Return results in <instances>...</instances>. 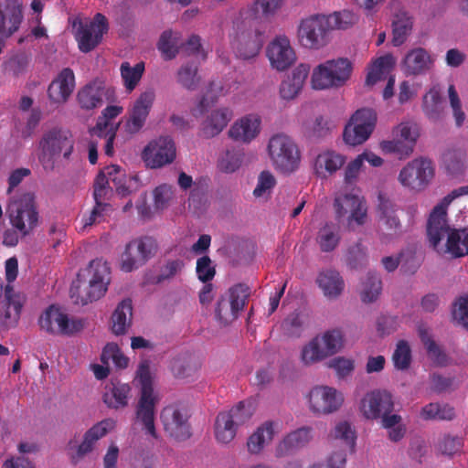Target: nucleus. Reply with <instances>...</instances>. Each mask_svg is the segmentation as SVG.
Returning <instances> with one entry per match:
<instances>
[{"label":"nucleus","mask_w":468,"mask_h":468,"mask_svg":"<svg viewBox=\"0 0 468 468\" xmlns=\"http://www.w3.org/2000/svg\"><path fill=\"white\" fill-rule=\"evenodd\" d=\"M110 282V268L101 260H93L89 266L78 273L77 281L73 283L70 293L76 303L85 305L101 298L108 289Z\"/></svg>","instance_id":"f257e3e1"},{"label":"nucleus","mask_w":468,"mask_h":468,"mask_svg":"<svg viewBox=\"0 0 468 468\" xmlns=\"http://www.w3.org/2000/svg\"><path fill=\"white\" fill-rule=\"evenodd\" d=\"M75 141L69 131L54 128L46 132L39 141L38 161L46 172H51L56 165L55 157L62 154L69 160L74 150Z\"/></svg>","instance_id":"f03ea898"},{"label":"nucleus","mask_w":468,"mask_h":468,"mask_svg":"<svg viewBox=\"0 0 468 468\" xmlns=\"http://www.w3.org/2000/svg\"><path fill=\"white\" fill-rule=\"evenodd\" d=\"M137 378L141 383V396L136 406V420L143 425L144 432L153 438H157L154 425L156 398L154 396V389L151 380L150 367L147 361L139 365Z\"/></svg>","instance_id":"7ed1b4c3"},{"label":"nucleus","mask_w":468,"mask_h":468,"mask_svg":"<svg viewBox=\"0 0 468 468\" xmlns=\"http://www.w3.org/2000/svg\"><path fill=\"white\" fill-rule=\"evenodd\" d=\"M7 212L11 225L22 237L29 235L38 225L39 214L33 193H24L14 198Z\"/></svg>","instance_id":"20e7f679"},{"label":"nucleus","mask_w":468,"mask_h":468,"mask_svg":"<svg viewBox=\"0 0 468 468\" xmlns=\"http://www.w3.org/2000/svg\"><path fill=\"white\" fill-rule=\"evenodd\" d=\"M268 150L274 166L281 172L291 174L299 167L301 154L291 137L283 133L273 135L269 141Z\"/></svg>","instance_id":"39448f33"},{"label":"nucleus","mask_w":468,"mask_h":468,"mask_svg":"<svg viewBox=\"0 0 468 468\" xmlns=\"http://www.w3.org/2000/svg\"><path fill=\"white\" fill-rule=\"evenodd\" d=\"M335 218L338 222L346 220L349 230H355L367 220V205L364 197L353 194H341L334 201Z\"/></svg>","instance_id":"423d86ee"},{"label":"nucleus","mask_w":468,"mask_h":468,"mask_svg":"<svg viewBox=\"0 0 468 468\" xmlns=\"http://www.w3.org/2000/svg\"><path fill=\"white\" fill-rule=\"evenodd\" d=\"M468 195V186H461L453 189L445 196L442 201L437 205L431 211L427 223V236L431 246L438 250L439 243L441 241L450 229L447 222V207L457 197Z\"/></svg>","instance_id":"0eeeda50"},{"label":"nucleus","mask_w":468,"mask_h":468,"mask_svg":"<svg viewBox=\"0 0 468 468\" xmlns=\"http://www.w3.org/2000/svg\"><path fill=\"white\" fill-rule=\"evenodd\" d=\"M351 70L352 65L347 58L327 60L314 70L312 86L315 90L342 86L349 79Z\"/></svg>","instance_id":"6e6552de"},{"label":"nucleus","mask_w":468,"mask_h":468,"mask_svg":"<svg viewBox=\"0 0 468 468\" xmlns=\"http://www.w3.org/2000/svg\"><path fill=\"white\" fill-rule=\"evenodd\" d=\"M393 140L380 144L385 153L397 154L399 159L410 156L420 136V128L416 122H402L393 129Z\"/></svg>","instance_id":"1a4fd4ad"},{"label":"nucleus","mask_w":468,"mask_h":468,"mask_svg":"<svg viewBox=\"0 0 468 468\" xmlns=\"http://www.w3.org/2000/svg\"><path fill=\"white\" fill-rule=\"evenodd\" d=\"M377 122V113L369 108L357 110L346 125L343 137L345 142L356 146L366 142L373 133Z\"/></svg>","instance_id":"9d476101"},{"label":"nucleus","mask_w":468,"mask_h":468,"mask_svg":"<svg viewBox=\"0 0 468 468\" xmlns=\"http://www.w3.org/2000/svg\"><path fill=\"white\" fill-rule=\"evenodd\" d=\"M157 243L152 237H141L131 240L122 255V270L130 272L145 264L157 251Z\"/></svg>","instance_id":"9b49d317"},{"label":"nucleus","mask_w":468,"mask_h":468,"mask_svg":"<svg viewBox=\"0 0 468 468\" xmlns=\"http://www.w3.org/2000/svg\"><path fill=\"white\" fill-rule=\"evenodd\" d=\"M41 330L53 335H71L82 330L84 324L81 320H69L55 305L48 306L38 319Z\"/></svg>","instance_id":"f8f14e48"},{"label":"nucleus","mask_w":468,"mask_h":468,"mask_svg":"<svg viewBox=\"0 0 468 468\" xmlns=\"http://www.w3.org/2000/svg\"><path fill=\"white\" fill-rule=\"evenodd\" d=\"M115 423L112 419L102 420L85 432L81 443L77 444V440H70L67 450L72 463L77 464L86 454L90 452L95 442L112 431L115 427Z\"/></svg>","instance_id":"ddd939ff"},{"label":"nucleus","mask_w":468,"mask_h":468,"mask_svg":"<svg viewBox=\"0 0 468 468\" xmlns=\"http://www.w3.org/2000/svg\"><path fill=\"white\" fill-rule=\"evenodd\" d=\"M434 176L431 161L425 158H416L409 162L399 172V183L412 190L424 189Z\"/></svg>","instance_id":"4468645a"},{"label":"nucleus","mask_w":468,"mask_h":468,"mask_svg":"<svg viewBox=\"0 0 468 468\" xmlns=\"http://www.w3.org/2000/svg\"><path fill=\"white\" fill-rule=\"evenodd\" d=\"M108 28L107 18L101 13H97L90 22L80 20L75 33L80 50L84 53L93 50L101 43Z\"/></svg>","instance_id":"2eb2a0df"},{"label":"nucleus","mask_w":468,"mask_h":468,"mask_svg":"<svg viewBox=\"0 0 468 468\" xmlns=\"http://www.w3.org/2000/svg\"><path fill=\"white\" fill-rule=\"evenodd\" d=\"M155 99L153 89L142 92L128 110L125 121L124 131L128 134L138 133L144 126Z\"/></svg>","instance_id":"dca6fc26"},{"label":"nucleus","mask_w":468,"mask_h":468,"mask_svg":"<svg viewBox=\"0 0 468 468\" xmlns=\"http://www.w3.org/2000/svg\"><path fill=\"white\" fill-rule=\"evenodd\" d=\"M176 156V144L172 137L160 136L149 143L143 151V158L151 168H160L174 162Z\"/></svg>","instance_id":"f3484780"},{"label":"nucleus","mask_w":468,"mask_h":468,"mask_svg":"<svg viewBox=\"0 0 468 468\" xmlns=\"http://www.w3.org/2000/svg\"><path fill=\"white\" fill-rule=\"evenodd\" d=\"M310 410L315 414H330L341 407L344 397L335 388L328 386H316L308 395Z\"/></svg>","instance_id":"a211bd4d"},{"label":"nucleus","mask_w":468,"mask_h":468,"mask_svg":"<svg viewBox=\"0 0 468 468\" xmlns=\"http://www.w3.org/2000/svg\"><path fill=\"white\" fill-rule=\"evenodd\" d=\"M165 431L177 441H185L191 436L187 411L176 405H168L160 415Z\"/></svg>","instance_id":"6ab92c4d"},{"label":"nucleus","mask_w":468,"mask_h":468,"mask_svg":"<svg viewBox=\"0 0 468 468\" xmlns=\"http://www.w3.org/2000/svg\"><path fill=\"white\" fill-rule=\"evenodd\" d=\"M24 21L22 0H0V39L15 35Z\"/></svg>","instance_id":"aec40b11"},{"label":"nucleus","mask_w":468,"mask_h":468,"mask_svg":"<svg viewBox=\"0 0 468 468\" xmlns=\"http://www.w3.org/2000/svg\"><path fill=\"white\" fill-rule=\"evenodd\" d=\"M24 302L25 297L15 292L13 285H5L0 309V332L7 331L17 325Z\"/></svg>","instance_id":"412c9836"},{"label":"nucleus","mask_w":468,"mask_h":468,"mask_svg":"<svg viewBox=\"0 0 468 468\" xmlns=\"http://www.w3.org/2000/svg\"><path fill=\"white\" fill-rule=\"evenodd\" d=\"M393 409L392 395L380 389L367 392L359 404V410L367 420H378L383 414L391 413Z\"/></svg>","instance_id":"4be33fe9"},{"label":"nucleus","mask_w":468,"mask_h":468,"mask_svg":"<svg viewBox=\"0 0 468 468\" xmlns=\"http://www.w3.org/2000/svg\"><path fill=\"white\" fill-rule=\"evenodd\" d=\"M329 29L326 16L316 15L301 22L298 37L303 47L318 48L323 45L324 36Z\"/></svg>","instance_id":"5701e85b"},{"label":"nucleus","mask_w":468,"mask_h":468,"mask_svg":"<svg viewBox=\"0 0 468 468\" xmlns=\"http://www.w3.org/2000/svg\"><path fill=\"white\" fill-rule=\"evenodd\" d=\"M266 55L271 66L279 71L287 69L296 60L295 51L285 36L276 37L268 45Z\"/></svg>","instance_id":"b1692460"},{"label":"nucleus","mask_w":468,"mask_h":468,"mask_svg":"<svg viewBox=\"0 0 468 468\" xmlns=\"http://www.w3.org/2000/svg\"><path fill=\"white\" fill-rule=\"evenodd\" d=\"M378 217L380 230L386 236L398 235L400 232L401 224L396 215L394 203L381 192L378 194Z\"/></svg>","instance_id":"393cba45"},{"label":"nucleus","mask_w":468,"mask_h":468,"mask_svg":"<svg viewBox=\"0 0 468 468\" xmlns=\"http://www.w3.org/2000/svg\"><path fill=\"white\" fill-rule=\"evenodd\" d=\"M74 88V72L69 68H64L49 84L48 96L54 103H64L70 97Z\"/></svg>","instance_id":"a878e982"},{"label":"nucleus","mask_w":468,"mask_h":468,"mask_svg":"<svg viewBox=\"0 0 468 468\" xmlns=\"http://www.w3.org/2000/svg\"><path fill=\"white\" fill-rule=\"evenodd\" d=\"M244 408L243 402H239L235 408L229 412H220L217 416L215 424L216 438L219 442L229 443L236 435V420Z\"/></svg>","instance_id":"bb28decb"},{"label":"nucleus","mask_w":468,"mask_h":468,"mask_svg":"<svg viewBox=\"0 0 468 468\" xmlns=\"http://www.w3.org/2000/svg\"><path fill=\"white\" fill-rule=\"evenodd\" d=\"M434 59L423 48L410 50L403 59V69L406 75H422L433 67Z\"/></svg>","instance_id":"cd10ccee"},{"label":"nucleus","mask_w":468,"mask_h":468,"mask_svg":"<svg viewBox=\"0 0 468 468\" xmlns=\"http://www.w3.org/2000/svg\"><path fill=\"white\" fill-rule=\"evenodd\" d=\"M312 428L302 427L289 434L281 441L275 449L277 457L290 455L300 448L304 447L313 438Z\"/></svg>","instance_id":"c85d7f7f"},{"label":"nucleus","mask_w":468,"mask_h":468,"mask_svg":"<svg viewBox=\"0 0 468 468\" xmlns=\"http://www.w3.org/2000/svg\"><path fill=\"white\" fill-rule=\"evenodd\" d=\"M279 421L267 420L260 425L257 430L249 437L247 441L248 451L251 454L260 453L264 446L270 443L276 433L280 431Z\"/></svg>","instance_id":"c756f323"},{"label":"nucleus","mask_w":468,"mask_h":468,"mask_svg":"<svg viewBox=\"0 0 468 468\" xmlns=\"http://www.w3.org/2000/svg\"><path fill=\"white\" fill-rule=\"evenodd\" d=\"M103 83L100 80H93L78 91L77 101L82 110L91 111L103 104Z\"/></svg>","instance_id":"7c9ffc66"},{"label":"nucleus","mask_w":468,"mask_h":468,"mask_svg":"<svg viewBox=\"0 0 468 468\" xmlns=\"http://www.w3.org/2000/svg\"><path fill=\"white\" fill-rule=\"evenodd\" d=\"M232 118V112L229 108H221L211 112L201 124L200 135L204 138H212L219 134Z\"/></svg>","instance_id":"2f4dec72"},{"label":"nucleus","mask_w":468,"mask_h":468,"mask_svg":"<svg viewBox=\"0 0 468 468\" xmlns=\"http://www.w3.org/2000/svg\"><path fill=\"white\" fill-rule=\"evenodd\" d=\"M316 282L324 295L331 300L338 298L345 289L343 277L337 271L332 269L321 271Z\"/></svg>","instance_id":"473e14b6"},{"label":"nucleus","mask_w":468,"mask_h":468,"mask_svg":"<svg viewBox=\"0 0 468 468\" xmlns=\"http://www.w3.org/2000/svg\"><path fill=\"white\" fill-rule=\"evenodd\" d=\"M261 120L248 115L236 122L229 129V135L236 141L250 142L260 132Z\"/></svg>","instance_id":"72a5a7b5"},{"label":"nucleus","mask_w":468,"mask_h":468,"mask_svg":"<svg viewBox=\"0 0 468 468\" xmlns=\"http://www.w3.org/2000/svg\"><path fill=\"white\" fill-rule=\"evenodd\" d=\"M103 172L106 174L108 179L114 184L116 192L122 197L130 195L138 188L137 176H127L119 165H112L106 166Z\"/></svg>","instance_id":"f704fd0d"},{"label":"nucleus","mask_w":468,"mask_h":468,"mask_svg":"<svg viewBox=\"0 0 468 468\" xmlns=\"http://www.w3.org/2000/svg\"><path fill=\"white\" fill-rule=\"evenodd\" d=\"M413 16L405 9L398 10L392 19V43L399 47L405 43L413 29Z\"/></svg>","instance_id":"c9c22d12"},{"label":"nucleus","mask_w":468,"mask_h":468,"mask_svg":"<svg viewBox=\"0 0 468 468\" xmlns=\"http://www.w3.org/2000/svg\"><path fill=\"white\" fill-rule=\"evenodd\" d=\"M463 238L461 237L458 230L450 229L447 231L445 237H447L445 246H441L439 243L438 250H435L439 253H449L454 258L463 257L468 254V231L463 230Z\"/></svg>","instance_id":"e433bc0d"},{"label":"nucleus","mask_w":468,"mask_h":468,"mask_svg":"<svg viewBox=\"0 0 468 468\" xmlns=\"http://www.w3.org/2000/svg\"><path fill=\"white\" fill-rule=\"evenodd\" d=\"M422 111L432 122H441L445 117L444 104L440 91L433 87L424 95Z\"/></svg>","instance_id":"4c0bfd02"},{"label":"nucleus","mask_w":468,"mask_h":468,"mask_svg":"<svg viewBox=\"0 0 468 468\" xmlns=\"http://www.w3.org/2000/svg\"><path fill=\"white\" fill-rule=\"evenodd\" d=\"M261 47L262 36L261 33H242L238 37L236 52L239 58L249 59L257 56Z\"/></svg>","instance_id":"58836bf2"},{"label":"nucleus","mask_w":468,"mask_h":468,"mask_svg":"<svg viewBox=\"0 0 468 468\" xmlns=\"http://www.w3.org/2000/svg\"><path fill=\"white\" fill-rule=\"evenodd\" d=\"M133 305L131 299L122 300L112 314V332L115 335H124L131 325Z\"/></svg>","instance_id":"ea45409f"},{"label":"nucleus","mask_w":468,"mask_h":468,"mask_svg":"<svg viewBox=\"0 0 468 468\" xmlns=\"http://www.w3.org/2000/svg\"><path fill=\"white\" fill-rule=\"evenodd\" d=\"M130 391L128 384L112 381V388L103 394V401L109 408L122 409L128 405Z\"/></svg>","instance_id":"a19ab883"},{"label":"nucleus","mask_w":468,"mask_h":468,"mask_svg":"<svg viewBox=\"0 0 468 468\" xmlns=\"http://www.w3.org/2000/svg\"><path fill=\"white\" fill-rule=\"evenodd\" d=\"M340 239L339 229L332 222L325 223L316 236V243L323 252L333 251L338 246Z\"/></svg>","instance_id":"79ce46f5"},{"label":"nucleus","mask_w":468,"mask_h":468,"mask_svg":"<svg viewBox=\"0 0 468 468\" xmlns=\"http://www.w3.org/2000/svg\"><path fill=\"white\" fill-rule=\"evenodd\" d=\"M344 164L345 158L343 155L328 151L318 154L314 166L316 173L324 176L325 172L333 174L340 169Z\"/></svg>","instance_id":"37998d69"},{"label":"nucleus","mask_w":468,"mask_h":468,"mask_svg":"<svg viewBox=\"0 0 468 468\" xmlns=\"http://www.w3.org/2000/svg\"><path fill=\"white\" fill-rule=\"evenodd\" d=\"M198 65L194 61L183 64L176 72V80L183 88L187 90H195L199 82Z\"/></svg>","instance_id":"c03bdc74"},{"label":"nucleus","mask_w":468,"mask_h":468,"mask_svg":"<svg viewBox=\"0 0 468 468\" xmlns=\"http://www.w3.org/2000/svg\"><path fill=\"white\" fill-rule=\"evenodd\" d=\"M326 357L328 355L323 347L319 336L313 338L303 347L301 352V361L305 366L320 362Z\"/></svg>","instance_id":"a18cd8bd"},{"label":"nucleus","mask_w":468,"mask_h":468,"mask_svg":"<svg viewBox=\"0 0 468 468\" xmlns=\"http://www.w3.org/2000/svg\"><path fill=\"white\" fill-rule=\"evenodd\" d=\"M395 60L392 55L386 54L378 58L372 64V67L367 73L366 83L367 85H374L382 76L388 74L393 68Z\"/></svg>","instance_id":"49530a36"},{"label":"nucleus","mask_w":468,"mask_h":468,"mask_svg":"<svg viewBox=\"0 0 468 468\" xmlns=\"http://www.w3.org/2000/svg\"><path fill=\"white\" fill-rule=\"evenodd\" d=\"M120 70L126 90L132 92L142 79L144 64L140 62L132 67L129 62L124 61L121 64Z\"/></svg>","instance_id":"de8ad7c7"},{"label":"nucleus","mask_w":468,"mask_h":468,"mask_svg":"<svg viewBox=\"0 0 468 468\" xmlns=\"http://www.w3.org/2000/svg\"><path fill=\"white\" fill-rule=\"evenodd\" d=\"M419 336L426 347L428 356L438 365H444L447 361L445 353L440 348L436 342L431 338L429 330L424 326H419Z\"/></svg>","instance_id":"09e8293b"},{"label":"nucleus","mask_w":468,"mask_h":468,"mask_svg":"<svg viewBox=\"0 0 468 468\" xmlns=\"http://www.w3.org/2000/svg\"><path fill=\"white\" fill-rule=\"evenodd\" d=\"M319 338L328 356L339 352L344 345V334L338 328L327 330Z\"/></svg>","instance_id":"8fccbe9b"},{"label":"nucleus","mask_w":468,"mask_h":468,"mask_svg":"<svg viewBox=\"0 0 468 468\" xmlns=\"http://www.w3.org/2000/svg\"><path fill=\"white\" fill-rule=\"evenodd\" d=\"M382 290V282L378 275L368 273L363 282L361 300L364 303H373L379 296Z\"/></svg>","instance_id":"3c124183"},{"label":"nucleus","mask_w":468,"mask_h":468,"mask_svg":"<svg viewBox=\"0 0 468 468\" xmlns=\"http://www.w3.org/2000/svg\"><path fill=\"white\" fill-rule=\"evenodd\" d=\"M332 436L335 440L341 441L350 451H354L356 436L350 423L347 421L337 423L332 431Z\"/></svg>","instance_id":"603ef678"},{"label":"nucleus","mask_w":468,"mask_h":468,"mask_svg":"<svg viewBox=\"0 0 468 468\" xmlns=\"http://www.w3.org/2000/svg\"><path fill=\"white\" fill-rule=\"evenodd\" d=\"M357 20V16L351 11L343 10L335 12L326 16V21L330 29H347Z\"/></svg>","instance_id":"864d4df0"},{"label":"nucleus","mask_w":468,"mask_h":468,"mask_svg":"<svg viewBox=\"0 0 468 468\" xmlns=\"http://www.w3.org/2000/svg\"><path fill=\"white\" fill-rule=\"evenodd\" d=\"M123 108L118 105L107 106L102 112L101 116L99 117L97 123L93 130L105 131L110 130L112 126L119 127V123H114L112 121L122 112Z\"/></svg>","instance_id":"5fc2aeb1"},{"label":"nucleus","mask_w":468,"mask_h":468,"mask_svg":"<svg viewBox=\"0 0 468 468\" xmlns=\"http://www.w3.org/2000/svg\"><path fill=\"white\" fill-rule=\"evenodd\" d=\"M346 261L350 269L357 270L366 266L367 257L365 248L361 243L351 246L346 252Z\"/></svg>","instance_id":"6e6d98bb"},{"label":"nucleus","mask_w":468,"mask_h":468,"mask_svg":"<svg viewBox=\"0 0 468 468\" xmlns=\"http://www.w3.org/2000/svg\"><path fill=\"white\" fill-rule=\"evenodd\" d=\"M276 185L274 176L268 170L262 171L258 177V183L253 190L255 197H269Z\"/></svg>","instance_id":"4d7b16f0"},{"label":"nucleus","mask_w":468,"mask_h":468,"mask_svg":"<svg viewBox=\"0 0 468 468\" xmlns=\"http://www.w3.org/2000/svg\"><path fill=\"white\" fill-rule=\"evenodd\" d=\"M392 360L396 368L405 370L409 368L411 362V350L408 342L399 341L393 353Z\"/></svg>","instance_id":"13d9d810"},{"label":"nucleus","mask_w":468,"mask_h":468,"mask_svg":"<svg viewBox=\"0 0 468 468\" xmlns=\"http://www.w3.org/2000/svg\"><path fill=\"white\" fill-rule=\"evenodd\" d=\"M158 49L166 60L173 59L178 53V47L172 31H164L158 41Z\"/></svg>","instance_id":"bf43d9fd"},{"label":"nucleus","mask_w":468,"mask_h":468,"mask_svg":"<svg viewBox=\"0 0 468 468\" xmlns=\"http://www.w3.org/2000/svg\"><path fill=\"white\" fill-rule=\"evenodd\" d=\"M215 313L217 319L223 325H227L234 321L239 314V311L224 297L218 300Z\"/></svg>","instance_id":"052dcab7"},{"label":"nucleus","mask_w":468,"mask_h":468,"mask_svg":"<svg viewBox=\"0 0 468 468\" xmlns=\"http://www.w3.org/2000/svg\"><path fill=\"white\" fill-rule=\"evenodd\" d=\"M463 157L461 150L449 149L442 154V163L450 174L456 175L462 171Z\"/></svg>","instance_id":"680f3d73"},{"label":"nucleus","mask_w":468,"mask_h":468,"mask_svg":"<svg viewBox=\"0 0 468 468\" xmlns=\"http://www.w3.org/2000/svg\"><path fill=\"white\" fill-rule=\"evenodd\" d=\"M249 297V287L239 283L229 289L228 301L239 311L243 310Z\"/></svg>","instance_id":"e2e57ef3"},{"label":"nucleus","mask_w":468,"mask_h":468,"mask_svg":"<svg viewBox=\"0 0 468 468\" xmlns=\"http://www.w3.org/2000/svg\"><path fill=\"white\" fill-rule=\"evenodd\" d=\"M185 266L183 260L175 259L167 260L161 268L160 273L155 278V282L160 283L164 281L169 280L179 273Z\"/></svg>","instance_id":"0e129e2a"},{"label":"nucleus","mask_w":468,"mask_h":468,"mask_svg":"<svg viewBox=\"0 0 468 468\" xmlns=\"http://www.w3.org/2000/svg\"><path fill=\"white\" fill-rule=\"evenodd\" d=\"M282 0H256L253 3L252 10L255 15H261L265 17L273 16L282 6Z\"/></svg>","instance_id":"69168bd1"},{"label":"nucleus","mask_w":468,"mask_h":468,"mask_svg":"<svg viewBox=\"0 0 468 468\" xmlns=\"http://www.w3.org/2000/svg\"><path fill=\"white\" fill-rule=\"evenodd\" d=\"M196 271L198 279L203 282L211 281L216 274L215 267L212 265L210 258L207 255L197 260Z\"/></svg>","instance_id":"338daca9"},{"label":"nucleus","mask_w":468,"mask_h":468,"mask_svg":"<svg viewBox=\"0 0 468 468\" xmlns=\"http://www.w3.org/2000/svg\"><path fill=\"white\" fill-rule=\"evenodd\" d=\"M453 319L468 329V295L460 297L454 304Z\"/></svg>","instance_id":"774afa93"}]
</instances>
